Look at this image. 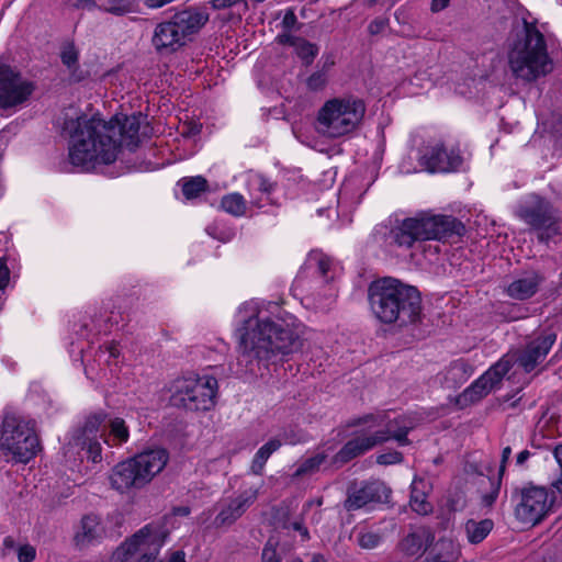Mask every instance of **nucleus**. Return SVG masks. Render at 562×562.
Wrapping results in <instances>:
<instances>
[{"mask_svg":"<svg viewBox=\"0 0 562 562\" xmlns=\"http://www.w3.org/2000/svg\"><path fill=\"white\" fill-rule=\"evenodd\" d=\"M382 26H383V22L382 21H374V22H372L369 25V30H370L371 33H375Z\"/></svg>","mask_w":562,"mask_h":562,"instance_id":"obj_63","label":"nucleus"},{"mask_svg":"<svg viewBox=\"0 0 562 562\" xmlns=\"http://www.w3.org/2000/svg\"><path fill=\"white\" fill-rule=\"evenodd\" d=\"M353 425L360 429L357 436L347 441L334 456L333 462L336 464L347 463L389 440H395L401 446L408 445L407 434L415 426L414 420L407 416L391 417L385 412L364 415L358 418Z\"/></svg>","mask_w":562,"mask_h":562,"instance_id":"obj_3","label":"nucleus"},{"mask_svg":"<svg viewBox=\"0 0 562 562\" xmlns=\"http://www.w3.org/2000/svg\"><path fill=\"white\" fill-rule=\"evenodd\" d=\"M435 541V535L430 528L419 526L414 529L403 539L401 546L403 551L409 555H415L422 551L430 549Z\"/></svg>","mask_w":562,"mask_h":562,"instance_id":"obj_25","label":"nucleus"},{"mask_svg":"<svg viewBox=\"0 0 562 562\" xmlns=\"http://www.w3.org/2000/svg\"><path fill=\"white\" fill-rule=\"evenodd\" d=\"M510 454H512V448L509 446L505 447L502 450V458H501V464H499V470H498V477H501V479L505 472L506 464L510 458Z\"/></svg>","mask_w":562,"mask_h":562,"instance_id":"obj_53","label":"nucleus"},{"mask_svg":"<svg viewBox=\"0 0 562 562\" xmlns=\"http://www.w3.org/2000/svg\"><path fill=\"white\" fill-rule=\"evenodd\" d=\"M258 493V486H250L244 490L236 498L224 503L214 519V526L218 528L234 524L256 501Z\"/></svg>","mask_w":562,"mask_h":562,"instance_id":"obj_18","label":"nucleus"},{"mask_svg":"<svg viewBox=\"0 0 562 562\" xmlns=\"http://www.w3.org/2000/svg\"><path fill=\"white\" fill-rule=\"evenodd\" d=\"M306 266L310 269L316 270L321 276L325 277L331 267V260L329 257L319 251H313L310 254Z\"/></svg>","mask_w":562,"mask_h":562,"instance_id":"obj_37","label":"nucleus"},{"mask_svg":"<svg viewBox=\"0 0 562 562\" xmlns=\"http://www.w3.org/2000/svg\"><path fill=\"white\" fill-rule=\"evenodd\" d=\"M72 4L76 8H82V9H88V10H92L97 7V3L94 0H75V2Z\"/></svg>","mask_w":562,"mask_h":562,"instance_id":"obj_56","label":"nucleus"},{"mask_svg":"<svg viewBox=\"0 0 562 562\" xmlns=\"http://www.w3.org/2000/svg\"><path fill=\"white\" fill-rule=\"evenodd\" d=\"M403 456L398 451L381 453L376 457V462L382 465L396 464L402 462Z\"/></svg>","mask_w":562,"mask_h":562,"instance_id":"obj_47","label":"nucleus"},{"mask_svg":"<svg viewBox=\"0 0 562 562\" xmlns=\"http://www.w3.org/2000/svg\"><path fill=\"white\" fill-rule=\"evenodd\" d=\"M200 131H201V125L193 124L191 127H189L188 131H183L182 134L183 135H196L200 133Z\"/></svg>","mask_w":562,"mask_h":562,"instance_id":"obj_60","label":"nucleus"},{"mask_svg":"<svg viewBox=\"0 0 562 562\" xmlns=\"http://www.w3.org/2000/svg\"><path fill=\"white\" fill-rule=\"evenodd\" d=\"M459 549L451 538H440L419 562H454Z\"/></svg>","mask_w":562,"mask_h":562,"instance_id":"obj_27","label":"nucleus"},{"mask_svg":"<svg viewBox=\"0 0 562 562\" xmlns=\"http://www.w3.org/2000/svg\"><path fill=\"white\" fill-rule=\"evenodd\" d=\"M38 438L30 422L5 414L0 427V450L14 461L26 463L38 451Z\"/></svg>","mask_w":562,"mask_h":562,"instance_id":"obj_10","label":"nucleus"},{"mask_svg":"<svg viewBox=\"0 0 562 562\" xmlns=\"http://www.w3.org/2000/svg\"><path fill=\"white\" fill-rule=\"evenodd\" d=\"M473 372V367L467 360L458 359L445 368L437 378L441 385L454 389L467 382Z\"/></svg>","mask_w":562,"mask_h":562,"instance_id":"obj_22","label":"nucleus"},{"mask_svg":"<svg viewBox=\"0 0 562 562\" xmlns=\"http://www.w3.org/2000/svg\"><path fill=\"white\" fill-rule=\"evenodd\" d=\"M422 217L426 240L461 236L465 229L464 225L453 216L422 214Z\"/></svg>","mask_w":562,"mask_h":562,"instance_id":"obj_19","label":"nucleus"},{"mask_svg":"<svg viewBox=\"0 0 562 562\" xmlns=\"http://www.w3.org/2000/svg\"><path fill=\"white\" fill-rule=\"evenodd\" d=\"M513 359L514 357L509 355L499 359L460 394L458 402L462 405L472 404L498 389L503 378L512 368Z\"/></svg>","mask_w":562,"mask_h":562,"instance_id":"obj_14","label":"nucleus"},{"mask_svg":"<svg viewBox=\"0 0 562 562\" xmlns=\"http://www.w3.org/2000/svg\"><path fill=\"white\" fill-rule=\"evenodd\" d=\"M168 460L164 448L145 450L114 465L109 474L110 485L120 493L143 488L165 469Z\"/></svg>","mask_w":562,"mask_h":562,"instance_id":"obj_6","label":"nucleus"},{"mask_svg":"<svg viewBox=\"0 0 562 562\" xmlns=\"http://www.w3.org/2000/svg\"><path fill=\"white\" fill-rule=\"evenodd\" d=\"M237 372H254L255 367L276 362L301 347L303 325L289 313L271 316L255 302L244 303L237 312Z\"/></svg>","mask_w":562,"mask_h":562,"instance_id":"obj_1","label":"nucleus"},{"mask_svg":"<svg viewBox=\"0 0 562 562\" xmlns=\"http://www.w3.org/2000/svg\"><path fill=\"white\" fill-rule=\"evenodd\" d=\"M168 535L169 531L166 526L158 522L154 528V531H151V535H149V538H147L145 542H142L143 544H140L139 552L140 557L137 562H154L160 549L165 544Z\"/></svg>","mask_w":562,"mask_h":562,"instance_id":"obj_26","label":"nucleus"},{"mask_svg":"<svg viewBox=\"0 0 562 562\" xmlns=\"http://www.w3.org/2000/svg\"><path fill=\"white\" fill-rule=\"evenodd\" d=\"M297 19L293 10H288L282 19V26L284 31H291L295 27Z\"/></svg>","mask_w":562,"mask_h":562,"instance_id":"obj_49","label":"nucleus"},{"mask_svg":"<svg viewBox=\"0 0 562 562\" xmlns=\"http://www.w3.org/2000/svg\"><path fill=\"white\" fill-rule=\"evenodd\" d=\"M81 445L83 449H87L89 458L93 462H98L101 460V445L98 441L97 437L83 438Z\"/></svg>","mask_w":562,"mask_h":562,"instance_id":"obj_41","label":"nucleus"},{"mask_svg":"<svg viewBox=\"0 0 562 562\" xmlns=\"http://www.w3.org/2000/svg\"><path fill=\"white\" fill-rule=\"evenodd\" d=\"M366 114L362 99L344 94L324 102L316 115V131L328 138H339L356 131Z\"/></svg>","mask_w":562,"mask_h":562,"instance_id":"obj_7","label":"nucleus"},{"mask_svg":"<svg viewBox=\"0 0 562 562\" xmlns=\"http://www.w3.org/2000/svg\"><path fill=\"white\" fill-rule=\"evenodd\" d=\"M333 449L329 447L326 450H322L316 452L313 457L304 460L295 470L294 476L300 477L307 474L315 473L319 467L325 462L328 458L329 452Z\"/></svg>","mask_w":562,"mask_h":562,"instance_id":"obj_33","label":"nucleus"},{"mask_svg":"<svg viewBox=\"0 0 562 562\" xmlns=\"http://www.w3.org/2000/svg\"><path fill=\"white\" fill-rule=\"evenodd\" d=\"M553 504V498L541 486L529 485L522 487L516 495L515 516L525 525L540 522Z\"/></svg>","mask_w":562,"mask_h":562,"instance_id":"obj_11","label":"nucleus"},{"mask_svg":"<svg viewBox=\"0 0 562 562\" xmlns=\"http://www.w3.org/2000/svg\"><path fill=\"white\" fill-rule=\"evenodd\" d=\"M426 240L422 214L396 221L385 235L387 245L411 248L416 241Z\"/></svg>","mask_w":562,"mask_h":562,"instance_id":"obj_16","label":"nucleus"},{"mask_svg":"<svg viewBox=\"0 0 562 562\" xmlns=\"http://www.w3.org/2000/svg\"><path fill=\"white\" fill-rule=\"evenodd\" d=\"M277 40L281 44L295 47L296 42H299L300 37L293 36L292 34H290V31H284V33L278 35Z\"/></svg>","mask_w":562,"mask_h":562,"instance_id":"obj_52","label":"nucleus"},{"mask_svg":"<svg viewBox=\"0 0 562 562\" xmlns=\"http://www.w3.org/2000/svg\"><path fill=\"white\" fill-rule=\"evenodd\" d=\"M519 217L540 231L541 239H549L560 233V217L557 210L544 199L533 195L527 205L520 206Z\"/></svg>","mask_w":562,"mask_h":562,"instance_id":"obj_12","label":"nucleus"},{"mask_svg":"<svg viewBox=\"0 0 562 562\" xmlns=\"http://www.w3.org/2000/svg\"><path fill=\"white\" fill-rule=\"evenodd\" d=\"M334 61H327L324 64L323 68L313 72L306 79V86L312 91H322L326 88L329 80V68L333 66Z\"/></svg>","mask_w":562,"mask_h":562,"instance_id":"obj_35","label":"nucleus"},{"mask_svg":"<svg viewBox=\"0 0 562 562\" xmlns=\"http://www.w3.org/2000/svg\"><path fill=\"white\" fill-rule=\"evenodd\" d=\"M104 11L114 15H124L134 12V5L131 1L119 0L104 8Z\"/></svg>","mask_w":562,"mask_h":562,"instance_id":"obj_42","label":"nucleus"},{"mask_svg":"<svg viewBox=\"0 0 562 562\" xmlns=\"http://www.w3.org/2000/svg\"><path fill=\"white\" fill-rule=\"evenodd\" d=\"M387 497L389 491L383 483L367 482L348 493V497L345 501V508L349 512L357 510L369 504L382 502Z\"/></svg>","mask_w":562,"mask_h":562,"instance_id":"obj_20","label":"nucleus"},{"mask_svg":"<svg viewBox=\"0 0 562 562\" xmlns=\"http://www.w3.org/2000/svg\"><path fill=\"white\" fill-rule=\"evenodd\" d=\"M222 209L234 216H243L246 213L247 202L239 193H229L221 201Z\"/></svg>","mask_w":562,"mask_h":562,"instance_id":"obj_34","label":"nucleus"},{"mask_svg":"<svg viewBox=\"0 0 562 562\" xmlns=\"http://www.w3.org/2000/svg\"><path fill=\"white\" fill-rule=\"evenodd\" d=\"M451 0H431L430 9L432 12H439L446 9Z\"/></svg>","mask_w":562,"mask_h":562,"instance_id":"obj_55","label":"nucleus"},{"mask_svg":"<svg viewBox=\"0 0 562 562\" xmlns=\"http://www.w3.org/2000/svg\"><path fill=\"white\" fill-rule=\"evenodd\" d=\"M552 486L562 494V470L559 477L552 483Z\"/></svg>","mask_w":562,"mask_h":562,"instance_id":"obj_62","label":"nucleus"},{"mask_svg":"<svg viewBox=\"0 0 562 562\" xmlns=\"http://www.w3.org/2000/svg\"><path fill=\"white\" fill-rule=\"evenodd\" d=\"M381 536L373 531L359 535L358 543L363 549H374L381 543Z\"/></svg>","mask_w":562,"mask_h":562,"instance_id":"obj_43","label":"nucleus"},{"mask_svg":"<svg viewBox=\"0 0 562 562\" xmlns=\"http://www.w3.org/2000/svg\"><path fill=\"white\" fill-rule=\"evenodd\" d=\"M294 50L306 64H311L318 53V48L314 44L303 38H300L299 42H296Z\"/></svg>","mask_w":562,"mask_h":562,"instance_id":"obj_39","label":"nucleus"},{"mask_svg":"<svg viewBox=\"0 0 562 562\" xmlns=\"http://www.w3.org/2000/svg\"><path fill=\"white\" fill-rule=\"evenodd\" d=\"M78 56V50L74 44H67L61 49V61L69 70H75L77 68Z\"/></svg>","mask_w":562,"mask_h":562,"instance_id":"obj_40","label":"nucleus"},{"mask_svg":"<svg viewBox=\"0 0 562 562\" xmlns=\"http://www.w3.org/2000/svg\"><path fill=\"white\" fill-rule=\"evenodd\" d=\"M542 280V277L535 271L526 272L510 282L506 292L512 299L527 300L536 294Z\"/></svg>","mask_w":562,"mask_h":562,"instance_id":"obj_23","label":"nucleus"},{"mask_svg":"<svg viewBox=\"0 0 562 562\" xmlns=\"http://www.w3.org/2000/svg\"><path fill=\"white\" fill-rule=\"evenodd\" d=\"M557 337V331L549 328L526 345L516 358L524 371L531 372L544 361Z\"/></svg>","mask_w":562,"mask_h":562,"instance_id":"obj_15","label":"nucleus"},{"mask_svg":"<svg viewBox=\"0 0 562 562\" xmlns=\"http://www.w3.org/2000/svg\"><path fill=\"white\" fill-rule=\"evenodd\" d=\"M282 446V440L279 438H272L268 442H266L259 450L256 452L252 462H251V471L252 473L259 475L261 474L263 467L270 456L276 452Z\"/></svg>","mask_w":562,"mask_h":562,"instance_id":"obj_30","label":"nucleus"},{"mask_svg":"<svg viewBox=\"0 0 562 562\" xmlns=\"http://www.w3.org/2000/svg\"><path fill=\"white\" fill-rule=\"evenodd\" d=\"M34 91L32 81L23 78L11 66L0 61V109L22 105Z\"/></svg>","mask_w":562,"mask_h":562,"instance_id":"obj_13","label":"nucleus"},{"mask_svg":"<svg viewBox=\"0 0 562 562\" xmlns=\"http://www.w3.org/2000/svg\"><path fill=\"white\" fill-rule=\"evenodd\" d=\"M102 424V418L98 415L91 416L86 420L82 432L83 438L97 437V432Z\"/></svg>","mask_w":562,"mask_h":562,"instance_id":"obj_45","label":"nucleus"},{"mask_svg":"<svg viewBox=\"0 0 562 562\" xmlns=\"http://www.w3.org/2000/svg\"><path fill=\"white\" fill-rule=\"evenodd\" d=\"M277 541L270 538L262 550V562H280V554L277 551Z\"/></svg>","mask_w":562,"mask_h":562,"instance_id":"obj_44","label":"nucleus"},{"mask_svg":"<svg viewBox=\"0 0 562 562\" xmlns=\"http://www.w3.org/2000/svg\"><path fill=\"white\" fill-rule=\"evenodd\" d=\"M9 281V269L4 261L0 259V290L3 289Z\"/></svg>","mask_w":562,"mask_h":562,"instance_id":"obj_54","label":"nucleus"},{"mask_svg":"<svg viewBox=\"0 0 562 562\" xmlns=\"http://www.w3.org/2000/svg\"><path fill=\"white\" fill-rule=\"evenodd\" d=\"M102 535L100 519L95 515H87L81 519L80 526L75 535V542L78 547L85 548L97 541Z\"/></svg>","mask_w":562,"mask_h":562,"instance_id":"obj_28","label":"nucleus"},{"mask_svg":"<svg viewBox=\"0 0 562 562\" xmlns=\"http://www.w3.org/2000/svg\"><path fill=\"white\" fill-rule=\"evenodd\" d=\"M293 528H294L295 530L300 531V532H301V535H302V537H303L304 539H307V538H308V531H307V529H306V528H304L301 524H299V522H294V524H293Z\"/></svg>","mask_w":562,"mask_h":562,"instance_id":"obj_61","label":"nucleus"},{"mask_svg":"<svg viewBox=\"0 0 562 562\" xmlns=\"http://www.w3.org/2000/svg\"><path fill=\"white\" fill-rule=\"evenodd\" d=\"M274 184L259 173H249L247 177V190L250 204L256 207H263L271 202L270 194Z\"/></svg>","mask_w":562,"mask_h":562,"instance_id":"obj_24","label":"nucleus"},{"mask_svg":"<svg viewBox=\"0 0 562 562\" xmlns=\"http://www.w3.org/2000/svg\"><path fill=\"white\" fill-rule=\"evenodd\" d=\"M507 64L512 77L524 83L535 82L552 71L553 60L536 21L524 20L522 31L509 46Z\"/></svg>","mask_w":562,"mask_h":562,"instance_id":"obj_5","label":"nucleus"},{"mask_svg":"<svg viewBox=\"0 0 562 562\" xmlns=\"http://www.w3.org/2000/svg\"><path fill=\"white\" fill-rule=\"evenodd\" d=\"M175 514L179 516H187L190 514V509L188 507H177L175 508Z\"/></svg>","mask_w":562,"mask_h":562,"instance_id":"obj_64","label":"nucleus"},{"mask_svg":"<svg viewBox=\"0 0 562 562\" xmlns=\"http://www.w3.org/2000/svg\"><path fill=\"white\" fill-rule=\"evenodd\" d=\"M422 161L431 172H448L458 169L462 158L454 149L448 150L441 143H436L426 148Z\"/></svg>","mask_w":562,"mask_h":562,"instance_id":"obj_17","label":"nucleus"},{"mask_svg":"<svg viewBox=\"0 0 562 562\" xmlns=\"http://www.w3.org/2000/svg\"><path fill=\"white\" fill-rule=\"evenodd\" d=\"M425 482L415 479L412 483L411 507L414 512L420 515H427L432 510L431 504L427 501L426 493L424 492Z\"/></svg>","mask_w":562,"mask_h":562,"instance_id":"obj_29","label":"nucleus"},{"mask_svg":"<svg viewBox=\"0 0 562 562\" xmlns=\"http://www.w3.org/2000/svg\"><path fill=\"white\" fill-rule=\"evenodd\" d=\"M493 521L491 519H483L476 521L469 519L465 522V533L469 542L479 543L483 541L493 529Z\"/></svg>","mask_w":562,"mask_h":562,"instance_id":"obj_32","label":"nucleus"},{"mask_svg":"<svg viewBox=\"0 0 562 562\" xmlns=\"http://www.w3.org/2000/svg\"><path fill=\"white\" fill-rule=\"evenodd\" d=\"M369 302L374 316L385 324L400 326L420 319L422 299L416 288L394 278H383L369 286Z\"/></svg>","mask_w":562,"mask_h":562,"instance_id":"obj_4","label":"nucleus"},{"mask_svg":"<svg viewBox=\"0 0 562 562\" xmlns=\"http://www.w3.org/2000/svg\"><path fill=\"white\" fill-rule=\"evenodd\" d=\"M207 189V181L201 176L183 179L182 192L187 199H194Z\"/></svg>","mask_w":562,"mask_h":562,"instance_id":"obj_36","label":"nucleus"},{"mask_svg":"<svg viewBox=\"0 0 562 562\" xmlns=\"http://www.w3.org/2000/svg\"><path fill=\"white\" fill-rule=\"evenodd\" d=\"M16 546L12 537H5L2 543L1 553L3 557L10 555L16 551Z\"/></svg>","mask_w":562,"mask_h":562,"instance_id":"obj_51","label":"nucleus"},{"mask_svg":"<svg viewBox=\"0 0 562 562\" xmlns=\"http://www.w3.org/2000/svg\"><path fill=\"white\" fill-rule=\"evenodd\" d=\"M501 481H502L501 477H497L496 480L491 481V491L482 496V503L485 506L490 507L495 503V501L499 494Z\"/></svg>","mask_w":562,"mask_h":562,"instance_id":"obj_46","label":"nucleus"},{"mask_svg":"<svg viewBox=\"0 0 562 562\" xmlns=\"http://www.w3.org/2000/svg\"><path fill=\"white\" fill-rule=\"evenodd\" d=\"M63 120V133L70 139V162L74 166L89 167L95 162H114L122 146L135 149L145 117L140 113L115 115L106 122L99 116L79 115L75 109H69L64 113Z\"/></svg>","mask_w":562,"mask_h":562,"instance_id":"obj_2","label":"nucleus"},{"mask_svg":"<svg viewBox=\"0 0 562 562\" xmlns=\"http://www.w3.org/2000/svg\"><path fill=\"white\" fill-rule=\"evenodd\" d=\"M121 355V349L115 341L105 342L100 347L98 360L111 364H116Z\"/></svg>","mask_w":562,"mask_h":562,"instance_id":"obj_38","label":"nucleus"},{"mask_svg":"<svg viewBox=\"0 0 562 562\" xmlns=\"http://www.w3.org/2000/svg\"><path fill=\"white\" fill-rule=\"evenodd\" d=\"M130 438V429L123 418L114 417L109 422V437L105 442L109 446H122Z\"/></svg>","mask_w":562,"mask_h":562,"instance_id":"obj_31","label":"nucleus"},{"mask_svg":"<svg viewBox=\"0 0 562 562\" xmlns=\"http://www.w3.org/2000/svg\"><path fill=\"white\" fill-rule=\"evenodd\" d=\"M169 562H186V554L183 551H175L169 558Z\"/></svg>","mask_w":562,"mask_h":562,"instance_id":"obj_58","label":"nucleus"},{"mask_svg":"<svg viewBox=\"0 0 562 562\" xmlns=\"http://www.w3.org/2000/svg\"><path fill=\"white\" fill-rule=\"evenodd\" d=\"M531 453L529 450L525 449L520 451L516 457V464L522 467L527 460L530 458Z\"/></svg>","mask_w":562,"mask_h":562,"instance_id":"obj_57","label":"nucleus"},{"mask_svg":"<svg viewBox=\"0 0 562 562\" xmlns=\"http://www.w3.org/2000/svg\"><path fill=\"white\" fill-rule=\"evenodd\" d=\"M207 21L209 14L200 10L188 9L176 13L171 20L155 27L153 45L159 53L176 52Z\"/></svg>","mask_w":562,"mask_h":562,"instance_id":"obj_9","label":"nucleus"},{"mask_svg":"<svg viewBox=\"0 0 562 562\" xmlns=\"http://www.w3.org/2000/svg\"><path fill=\"white\" fill-rule=\"evenodd\" d=\"M217 380L211 375H188L169 385L171 406L190 412L210 411L215 404Z\"/></svg>","mask_w":562,"mask_h":562,"instance_id":"obj_8","label":"nucleus"},{"mask_svg":"<svg viewBox=\"0 0 562 562\" xmlns=\"http://www.w3.org/2000/svg\"><path fill=\"white\" fill-rule=\"evenodd\" d=\"M19 562H32L35 559L36 550L31 544H23L16 549Z\"/></svg>","mask_w":562,"mask_h":562,"instance_id":"obj_48","label":"nucleus"},{"mask_svg":"<svg viewBox=\"0 0 562 562\" xmlns=\"http://www.w3.org/2000/svg\"><path fill=\"white\" fill-rule=\"evenodd\" d=\"M158 522H150L126 539L112 554L111 562H132Z\"/></svg>","mask_w":562,"mask_h":562,"instance_id":"obj_21","label":"nucleus"},{"mask_svg":"<svg viewBox=\"0 0 562 562\" xmlns=\"http://www.w3.org/2000/svg\"><path fill=\"white\" fill-rule=\"evenodd\" d=\"M553 456L558 464L560 465L562 470V445H559L553 450Z\"/></svg>","mask_w":562,"mask_h":562,"instance_id":"obj_59","label":"nucleus"},{"mask_svg":"<svg viewBox=\"0 0 562 562\" xmlns=\"http://www.w3.org/2000/svg\"><path fill=\"white\" fill-rule=\"evenodd\" d=\"M240 2H241V0H212L211 4H212V8L215 10H224V9L233 8Z\"/></svg>","mask_w":562,"mask_h":562,"instance_id":"obj_50","label":"nucleus"}]
</instances>
